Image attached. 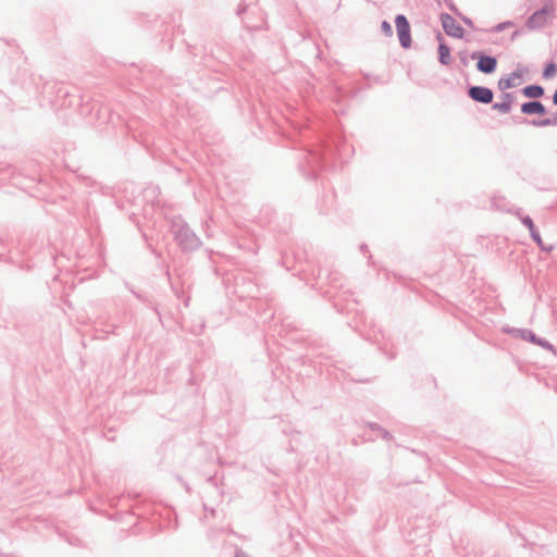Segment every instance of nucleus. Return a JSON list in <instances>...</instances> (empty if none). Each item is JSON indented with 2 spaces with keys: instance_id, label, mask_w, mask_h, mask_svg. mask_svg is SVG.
Here are the masks:
<instances>
[{
  "instance_id": "1",
  "label": "nucleus",
  "mask_w": 557,
  "mask_h": 557,
  "mask_svg": "<svg viewBox=\"0 0 557 557\" xmlns=\"http://www.w3.org/2000/svg\"><path fill=\"white\" fill-rule=\"evenodd\" d=\"M172 232L183 249L194 250L199 247L200 240L183 221H173Z\"/></svg>"
},
{
  "instance_id": "2",
  "label": "nucleus",
  "mask_w": 557,
  "mask_h": 557,
  "mask_svg": "<svg viewBox=\"0 0 557 557\" xmlns=\"http://www.w3.org/2000/svg\"><path fill=\"white\" fill-rule=\"evenodd\" d=\"M553 14L554 7L552 3H547L528 17L525 26L530 30L541 29L548 23V17L552 16Z\"/></svg>"
},
{
  "instance_id": "3",
  "label": "nucleus",
  "mask_w": 557,
  "mask_h": 557,
  "mask_svg": "<svg viewBox=\"0 0 557 557\" xmlns=\"http://www.w3.org/2000/svg\"><path fill=\"white\" fill-rule=\"evenodd\" d=\"M471 59L476 60V70L483 74H492L497 67V60L495 57L487 55L482 51H474L471 53Z\"/></svg>"
},
{
  "instance_id": "4",
  "label": "nucleus",
  "mask_w": 557,
  "mask_h": 557,
  "mask_svg": "<svg viewBox=\"0 0 557 557\" xmlns=\"http://www.w3.org/2000/svg\"><path fill=\"white\" fill-rule=\"evenodd\" d=\"M395 25L399 44L403 48L408 49L411 46V34L410 25L407 17L403 14H398L395 18Z\"/></svg>"
},
{
  "instance_id": "5",
  "label": "nucleus",
  "mask_w": 557,
  "mask_h": 557,
  "mask_svg": "<svg viewBox=\"0 0 557 557\" xmlns=\"http://www.w3.org/2000/svg\"><path fill=\"white\" fill-rule=\"evenodd\" d=\"M440 18L442 26L448 36L455 38L463 37L465 29L456 23L455 18L451 15H449L448 13H442Z\"/></svg>"
},
{
  "instance_id": "6",
  "label": "nucleus",
  "mask_w": 557,
  "mask_h": 557,
  "mask_svg": "<svg viewBox=\"0 0 557 557\" xmlns=\"http://www.w3.org/2000/svg\"><path fill=\"white\" fill-rule=\"evenodd\" d=\"M468 96L475 102L488 104L493 102L494 94L488 87L471 86L468 89Z\"/></svg>"
},
{
  "instance_id": "7",
  "label": "nucleus",
  "mask_w": 557,
  "mask_h": 557,
  "mask_svg": "<svg viewBox=\"0 0 557 557\" xmlns=\"http://www.w3.org/2000/svg\"><path fill=\"white\" fill-rule=\"evenodd\" d=\"M500 98L502 101L493 103L492 109L498 111L499 113L506 114L511 110L512 103L515 101V95L512 92H504Z\"/></svg>"
},
{
  "instance_id": "8",
  "label": "nucleus",
  "mask_w": 557,
  "mask_h": 557,
  "mask_svg": "<svg viewBox=\"0 0 557 557\" xmlns=\"http://www.w3.org/2000/svg\"><path fill=\"white\" fill-rule=\"evenodd\" d=\"M521 112L523 114H529V115H531V114L543 115L546 113V109H545V106L541 101L532 100V101L522 103Z\"/></svg>"
},
{
  "instance_id": "9",
  "label": "nucleus",
  "mask_w": 557,
  "mask_h": 557,
  "mask_svg": "<svg viewBox=\"0 0 557 557\" xmlns=\"http://www.w3.org/2000/svg\"><path fill=\"white\" fill-rule=\"evenodd\" d=\"M440 40L438 46V61L443 65H449L451 62L450 48L443 41L442 35H437Z\"/></svg>"
},
{
  "instance_id": "10",
  "label": "nucleus",
  "mask_w": 557,
  "mask_h": 557,
  "mask_svg": "<svg viewBox=\"0 0 557 557\" xmlns=\"http://www.w3.org/2000/svg\"><path fill=\"white\" fill-rule=\"evenodd\" d=\"M521 77L520 71H513L508 77H502L498 83V89L502 91H505L507 89H510L516 86V79H519Z\"/></svg>"
},
{
  "instance_id": "11",
  "label": "nucleus",
  "mask_w": 557,
  "mask_h": 557,
  "mask_svg": "<svg viewBox=\"0 0 557 557\" xmlns=\"http://www.w3.org/2000/svg\"><path fill=\"white\" fill-rule=\"evenodd\" d=\"M544 88L541 85H528L522 89V94L532 99H537L544 96Z\"/></svg>"
},
{
  "instance_id": "12",
  "label": "nucleus",
  "mask_w": 557,
  "mask_h": 557,
  "mask_svg": "<svg viewBox=\"0 0 557 557\" xmlns=\"http://www.w3.org/2000/svg\"><path fill=\"white\" fill-rule=\"evenodd\" d=\"M508 333L512 334L516 337H519L524 341H529L531 343H535L537 336L530 330L527 329H512L508 331Z\"/></svg>"
},
{
  "instance_id": "13",
  "label": "nucleus",
  "mask_w": 557,
  "mask_h": 557,
  "mask_svg": "<svg viewBox=\"0 0 557 557\" xmlns=\"http://www.w3.org/2000/svg\"><path fill=\"white\" fill-rule=\"evenodd\" d=\"M531 124L536 127L557 126V111L550 117L533 120Z\"/></svg>"
},
{
  "instance_id": "14",
  "label": "nucleus",
  "mask_w": 557,
  "mask_h": 557,
  "mask_svg": "<svg viewBox=\"0 0 557 557\" xmlns=\"http://www.w3.org/2000/svg\"><path fill=\"white\" fill-rule=\"evenodd\" d=\"M530 235L532 237V239L537 244V246L544 250V251H550L552 250V247L549 248H546L543 244V240L541 238V235L539 234V232L536 231V228L534 227L533 231H530Z\"/></svg>"
},
{
  "instance_id": "15",
  "label": "nucleus",
  "mask_w": 557,
  "mask_h": 557,
  "mask_svg": "<svg viewBox=\"0 0 557 557\" xmlns=\"http://www.w3.org/2000/svg\"><path fill=\"white\" fill-rule=\"evenodd\" d=\"M556 72H557L556 64L554 62H550V63L546 64V66L544 67L543 77L546 79L552 78L556 75Z\"/></svg>"
},
{
  "instance_id": "16",
  "label": "nucleus",
  "mask_w": 557,
  "mask_h": 557,
  "mask_svg": "<svg viewBox=\"0 0 557 557\" xmlns=\"http://www.w3.org/2000/svg\"><path fill=\"white\" fill-rule=\"evenodd\" d=\"M370 428L373 431H377L380 436H382L383 438H385V440H389L391 438V434L386 430L382 429L379 424L371 423Z\"/></svg>"
},
{
  "instance_id": "17",
  "label": "nucleus",
  "mask_w": 557,
  "mask_h": 557,
  "mask_svg": "<svg viewBox=\"0 0 557 557\" xmlns=\"http://www.w3.org/2000/svg\"><path fill=\"white\" fill-rule=\"evenodd\" d=\"M381 30L382 33L387 36V37H391L393 35V28H392V25L387 22V21H383L382 24H381Z\"/></svg>"
},
{
  "instance_id": "18",
  "label": "nucleus",
  "mask_w": 557,
  "mask_h": 557,
  "mask_svg": "<svg viewBox=\"0 0 557 557\" xmlns=\"http://www.w3.org/2000/svg\"><path fill=\"white\" fill-rule=\"evenodd\" d=\"M534 344L539 345L547 350H553V345L549 342H547L546 339L537 337Z\"/></svg>"
},
{
  "instance_id": "19",
  "label": "nucleus",
  "mask_w": 557,
  "mask_h": 557,
  "mask_svg": "<svg viewBox=\"0 0 557 557\" xmlns=\"http://www.w3.org/2000/svg\"><path fill=\"white\" fill-rule=\"evenodd\" d=\"M521 222L525 227H528L529 231H533L535 227L532 219L529 215L522 216Z\"/></svg>"
},
{
  "instance_id": "20",
  "label": "nucleus",
  "mask_w": 557,
  "mask_h": 557,
  "mask_svg": "<svg viewBox=\"0 0 557 557\" xmlns=\"http://www.w3.org/2000/svg\"><path fill=\"white\" fill-rule=\"evenodd\" d=\"M510 25H511V22L499 23L498 25H496L494 27V32H496V33L503 32L504 29H506Z\"/></svg>"
},
{
  "instance_id": "21",
  "label": "nucleus",
  "mask_w": 557,
  "mask_h": 557,
  "mask_svg": "<svg viewBox=\"0 0 557 557\" xmlns=\"http://www.w3.org/2000/svg\"><path fill=\"white\" fill-rule=\"evenodd\" d=\"M462 21H463V23H465V24H467V25H470V26L472 25L471 20H470V18H468V17H466V16H462Z\"/></svg>"
},
{
  "instance_id": "22",
  "label": "nucleus",
  "mask_w": 557,
  "mask_h": 557,
  "mask_svg": "<svg viewBox=\"0 0 557 557\" xmlns=\"http://www.w3.org/2000/svg\"><path fill=\"white\" fill-rule=\"evenodd\" d=\"M553 103L555 106H557V89L555 90L554 95H553Z\"/></svg>"
},
{
  "instance_id": "23",
  "label": "nucleus",
  "mask_w": 557,
  "mask_h": 557,
  "mask_svg": "<svg viewBox=\"0 0 557 557\" xmlns=\"http://www.w3.org/2000/svg\"><path fill=\"white\" fill-rule=\"evenodd\" d=\"M448 7L451 11H454L455 13H458L456 7L453 3H448Z\"/></svg>"
}]
</instances>
